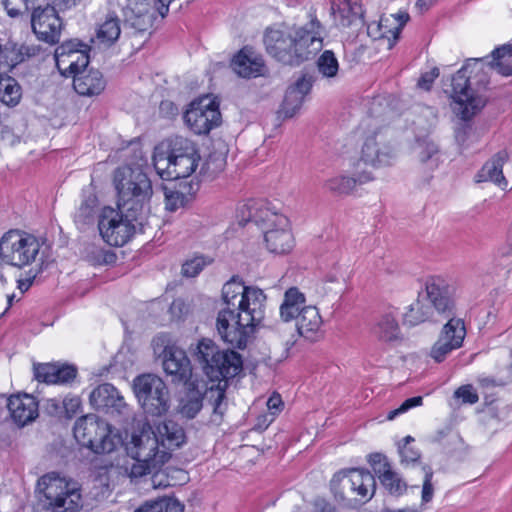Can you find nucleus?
I'll use <instances>...</instances> for the list:
<instances>
[{
    "label": "nucleus",
    "instance_id": "obj_36",
    "mask_svg": "<svg viewBox=\"0 0 512 512\" xmlns=\"http://www.w3.org/2000/svg\"><path fill=\"white\" fill-rule=\"evenodd\" d=\"M305 296L298 288L291 287L284 294V300L280 305V317L284 322L297 320L299 312L305 306Z\"/></svg>",
    "mask_w": 512,
    "mask_h": 512
},
{
    "label": "nucleus",
    "instance_id": "obj_16",
    "mask_svg": "<svg viewBox=\"0 0 512 512\" xmlns=\"http://www.w3.org/2000/svg\"><path fill=\"white\" fill-rule=\"evenodd\" d=\"M89 63L87 54L78 55L77 60H71L68 70L73 75V87L82 96L99 95L106 86L103 75L98 70L85 71Z\"/></svg>",
    "mask_w": 512,
    "mask_h": 512
},
{
    "label": "nucleus",
    "instance_id": "obj_34",
    "mask_svg": "<svg viewBox=\"0 0 512 512\" xmlns=\"http://www.w3.org/2000/svg\"><path fill=\"white\" fill-rule=\"evenodd\" d=\"M98 214V199L93 192H84L82 200L74 213V223L79 230H85L95 223Z\"/></svg>",
    "mask_w": 512,
    "mask_h": 512
},
{
    "label": "nucleus",
    "instance_id": "obj_6",
    "mask_svg": "<svg viewBox=\"0 0 512 512\" xmlns=\"http://www.w3.org/2000/svg\"><path fill=\"white\" fill-rule=\"evenodd\" d=\"M75 439L96 454H109L123 444L119 431L94 414L80 417L73 428Z\"/></svg>",
    "mask_w": 512,
    "mask_h": 512
},
{
    "label": "nucleus",
    "instance_id": "obj_53",
    "mask_svg": "<svg viewBox=\"0 0 512 512\" xmlns=\"http://www.w3.org/2000/svg\"><path fill=\"white\" fill-rule=\"evenodd\" d=\"M423 403L422 396H415L406 399L397 409L390 411L387 415L388 420H393L396 416L403 414L411 408L421 406Z\"/></svg>",
    "mask_w": 512,
    "mask_h": 512
},
{
    "label": "nucleus",
    "instance_id": "obj_23",
    "mask_svg": "<svg viewBox=\"0 0 512 512\" xmlns=\"http://www.w3.org/2000/svg\"><path fill=\"white\" fill-rule=\"evenodd\" d=\"M196 145L187 138L175 136L161 141L155 146L153 164L164 165L165 161L176 160L186 154L195 155Z\"/></svg>",
    "mask_w": 512,
    "mask_h": 512
},
{
    "label": "nucleus",
    "instance_id": "obj_30",
    "mask_svg": "<svg viewBox=\"0 0 512 512\" xmlns=\"http://www.w3.org/2000/svg\"><path fill=\"white\" fill-rule=\"evenodd\" d=\"M508 160V153L505 150L497 152L488 160L476 175L477 182L490 181L503 189L508 186V182L503 175V165Z\"/></svg>",
    "mask_w": 512,
    "mask_h": 512
},
{
    "label": "nucleus",
    "instance_id": "obj_35",
    "mask_svg": "<svg viewBox=\"0 0 512 512\" xmlns=\"http://www.w3.org/2000/svg\"><path fill=\"white\" fill-rule=\"evenodd\" d=\"M372 333L382 342H392L399 339L400 328L396 316L392 312L380 315L372 328Z\"/></svg>",
    "mask_w": 512,
    "mask_h": 512
},
{
    "label": "nucleus",
    "instance_id": "obj_51",
    "mask_svg": "<svg viewBox=\"0 0 512 512\" xmlns=\"http://www.w3.org/2000/svg\"><path fill=\"white\" fill-rule=\"evenodd\" d=\"M35 0H2V3L11 17L19 16L23 10H32Z\"/></svg>",
    "mask_w": 512,
    "mask_h": 512
},
{
    "label": "nucleus",
    "instance_id": "obj_60",
    "mask_svg": "<svg viewBox=\"0 0 512 512\" xmlns=\"http://www.w3.org/2000/svg\"><path fill=\"white\" fill-rule=\"evenodd\" d=\"M478 383L482 388L501 387L507 384L506 379H496L494 377L482 376L478 378Z\"/></svg>",
    "mask_w": 512,
    "mask_h": 512
},
{
    "label": "nucleus",
    "instance_id": "obj_7",
    "mask_svg": "<svg viewBox=\"0 0 512 512\" xmlns=\"http://www.w3.org/2000/svg\"><path fill=\"white\" fill-rule=\"evenodd\" d=\"M43 508L52 512L76 511L81 504V493L76 482L67 481L55 472L43 475L38 480Z\"/></svg>",
    "mask_w": 512,
    "mask_h": 512
},
{
    "label": "nucleus",
    "instance_id": "obj_63",
    "mask_svg": "<svg viewBox=\"0 0 512 512\" xmlns=\"http://www.w3.org/2000/svg\"><path fill=\"white\" fill-rule=\"evenodd\" d=\"M47 410L53 415H59L63 411V403L57 399H49L47 401Z\"/></svg>",
    "mask_w": 512,
    "mask_h": 512
},
{
    "label": "nucleus",
    "instance_id": "obj_46",
    "mask_svg": "<svg viewBox=\"0 0 512 512\" xmlns=\"http://www.w3.org/2000/svg\"><path fill=\"white\" fill-rule=\"evenodd\" d=\"M389 30H393L390 17H381L379 21H373L367 24L368 36L373 40L387 39L388 48L391 49L390 42L393 41V38Z\"/></svg>",
    "mask_w": 512,
    "mask_h": 512
},
{
    "label": "nucleus",
    "instance_id": "obj_8",
    "mask_svg": "<svg viewBox=\"0 0 512 512\" xmlns=\"http://www.w3.org/2000/svg\"><path fill=\"white\" fill-rule=\"evenodd\" d=\"M45 5L32 6L31 27L37 39L54 45L59 42L63 21L59 12L70 10L81 0H46Z\"/></svg>",
    "mask_w": 512,
    "mask_h": 512
},
{
    "label": "nucleus",
    "instance_id": "obj_24",
    "mask_svg": "<svg viewBox=\"0 0 512 512\" xmlns=\"http://www.w3.org/2000/svg\"><path fill=\"white\" fill-rule=\"evenodd\" d=\"M200 161L198 149L195 155H184L176 160H168L162 166L153 164L158 175L164 180H177L189 177L197 168Z\"/></svg>",
    "mask_w": 512,
    "mask_h": 512
},
{
    "label": "nucleus",
    "instance_id": "obj_47",
    "mask_svg": "<svg viewBox=\"0 0 512 512\" xmlns=\"http://www.w3.org/2000/svg\"><path fill=\"white\" fill-rule=\"evenodd\" d=\"M318 72L324 78H335L339 71V63L331 50H325L316 62Z\"/></svg>",
    "mask_w": 512,
    "mask_h": 512
},
{
    "label": "nucleus",
    "instance_id": "obj_21",
    "mask_svg": "<svg viewBox=\"0 0 512 512\" xmlns=\"http://www.w3.org/2000/svg\"><path fill=\"white\" fill-rule=\"evenodd\" d=\"M313 86V77L302 75L295 83L290 85L285 93L284 100L278 111L280 117L292 118L301 109L305 97L310 93Z\"/></svg>",
    "mask_w": 512,
    "mask_h": 512
},
{
    "label": "nucleus",
    "instance_id": "obj_58",
    "mask_svg": "<svg viewBox=\"0 0 512 512\" xmlns=\"http://www.w3.org/2000/svg\"><path fill=\"white\" fill-rule=\"evenodd\" d=\"M81 408V399L78 396H67L63 400V410L67 418H73Z\"/></svg>",
    "mask_w": 512,
    "mask_h": 512
},
{
    "label": "nucleus",
    "instance_id": "obj_56",
    "mask_svg": "<svg viewBox=\"0 0 512 512\" xmlns=\"http://www.w3.org/2000/svg\"><path fill=\"white\" fill-rule=\"evenodd\" d=\"M390 18H391V21L392 20L397 21V25L395 27H393V30H389V32L391 33L392 38H393V41L390 42V47H393L395 45L396 41L399 39L401 31H402L403 27L405 26V24L408 22L410 17H409L408 13L401 12L396 15H391Z\"/></svg>",
    "mask_w": 512,
    "mask_h": 512
},
{
    "label": "nucleus",
    "instance_id": "obj_1",
    "mask_svg": "<svg viewBox=\"0 0 512 512\" xmlns=\"http://www.w3.org/2000/svg\"><path fill=\"white\" fill-rule=\"evenodd\" d=\"M113 182L118 196V210L104 208L99 216L98 228L105 242L119 247L131 239L138 227L144 226L153 190L149 177L140 169L130 166L117 168Z\"/></svg>",
    "mask_w": 512,
    "mask_h": 512
},
{
    "label": "nucleus",
    "instance_id": "obj_9",
    "mask_svg": "<svg viewBox=\"0 0 512 512\" xmlns=\"http://www.w3.org/2000/svg\"><path fill=\"white\" fill-rule=\"evenodd\" d=\"M264 231V240L267 249L274 254L284 255L294 247V237L290 230L289 219L270 208H259L252 215V219Z\"/></svg>",
    "mask_w": 512,
    "mask_h": 512
},
{
    "label": "nucleus",
    "instance_id": "obj_4",
    "mask_svg": "<svg viewBox=\"0 0 512 512\" xmlns=\"http://www.w3.org/2000/svg\"><path fill=\"white\" fill-rule=\"evenodd\" d=\"M451 97L455 114L464 121L455 130V140L461 149L469 146L471 125L467 123L487 102L485 92L488 76L479 61L464 65L451 79Z\"/></svg>",
    "mask_w": 512,
    "mask_h": 512
},
{
    "label": "nucleus",
    "instance_id": "obj_22",
    "mask_svg": "<svg viewBox=\"0 0 512 512\" xmlns=\"http://www.w3.org/2000/svg\"><path fill=\"white\" fill-rule=\"evenodd\" d=\"M343 489L350 490L359 500L367 501L372 498L376 489L374 475L364 469H350L343 473L341 479Z\"/></svg>",
    "mask_w": 512,
    "mask_h": 512
},
{
    "label": "nucleus",
    "instance_id": "obj_38",
    "mask_svg": "<svg viewBox=\"0 0 512 512\" xmlns=\"http://www.w3.org/2000/svg\"><path fill=\"white\" fill-rule=\"evenodd\" d=\"M22 98L19 83L8 75H0V101L8 107H15Z\"/></svg>",
    "mask_w": 512,
    "mask_h": 512
},
{
    "label": "nucleus",
    "instance_id": "obj_52",
    "mask_svg": "<svg viewBox=\"0 0 512 512\" xmlns=\"http://www.w3.org/2000/svg\"><path fill=\"white\" fill-rule=\"evenodd\" d=\"M454 397L457 399H461L463 404H475L478 402L479 397L474 389V387L470 384L460 386L455 392Z\"/></svg>",
    "mask_w": 512,
    "mask_h": 512
},
{
    "label": "nucleus",
    "instance_id": "obj_43",
    "mask_svg": "<svg viewBox=\"0 0 512 512\" xmlns=\"http://www.w3.org/2000/svg\"><path fill=\"white\" fill-rule=\"evenodd\" d=\"M203 395L199 390H189L181 399L180 413L188 419L194 418L202 409Z\"/></svg>",
    "mask_w": 512,
    "mask_h": 512
},
{
    "label": "nucleus",
    "instance_id": "obj_19",
    "mask_svg": "<svg viewBox=\"0 0 512 512\" xmlns=\"http://www.w3.org/2000/svg\"><path fill=\"white\" fill-rule=\"evenodd\" d=\"M0 404L7 406L9 416L20 427L33 421L38 416V402L29 394L0 396Z\"/></svg>",
    "mask_w": 512,
    "mask_h": 512
},
{
    "label": "nucleus",
    "instance_id": "obj_62",
    "mask_svg": "<svg viewBox=\"0 0 512 512\" xmlns=\"http://www.w3.org/2000/svg\"><path fill=\"white\" fill-rule=\"evenodd\" d=\"M314 512H339L332 504L323 499L314 502Z\"/></svg>",
    "mask_w": 512,
    "mask_h": 512
},
{
    "label": "nucleus",
    "instance_id": "obj_45",
    "mask_svg": "<svg viewBox=\"0 0 512 512\" xmlns=\"http://www.w3.org/2000/svg\"><path fill=\"white\" fill-rule=\"evenodd\" d=\"M85 47H87V45L76 40L63 42L55 50L57 65L59 66L61 62H65L64 57H67L69 62L71 60H77L78 55L86 54L85 51L81 49Z\"/></svg>",
    "mask_w": 512,
    "mask_h": 512
},
{
    "label": "nucleus",
    "instance_id": "obj_42",
    "mask_svg": "<svg viewBox=\"0 0 512 512\" xmlns=\"http://www.w3.org/2000/svg\"><path fill=\"white\" fill-rule=\"evenodd\" d=\"M184 505L176 498H161L146 502L134 512H183Z\"/></svg>",
    "mask_w": 512,
    "mask_h": 512
},
{
    "label": "nucleus",
    "instance_id": "obj_17",
    "mask_svg": "<svg viewBox=\"0 0 512 512\" xmlns=\"http://www.w3.org/2000/svg\"><path fill=\"white\" fill-rule=\"evenodd\" d=\"M465 336L464 321L461 318L449 319L443 326L438 340L431 348V358L437 363L443 362L453 350L462 346Z\"/></svg>",
    "mask_w": 512,
    "mask_h": 512
},
{
    "label": "nucleus",
    "instance_id": "obj_2",
    "mask_svg": "<svg viewBox=\"0 0 512 512\" xmlns=\"http://www.w3.org/2000/svg\"><path fill=\"white\" fill-rule=\"evenodd\" d=\"M266 295L232 277L222 288V308L216 320L221 338L234 348H246L255 328L265 326Z\"/></svg>",
    "mask_w": 512,
    "mask_h": 512
},
{
    "label": "nucleus",
    "instance_id": "obj_44",
    "mask_svg": "<svg viewBox=\"0 0 512 512\" xmlns=\"http://www.w3.org/2000/svg\"><path fill=\"white\" fill-rule=\"evenodd\" d=\"M24 61L21 53V46L15 42L8 41L5 45L0 44V66L12 69Z\"/></svg>",
    "mask_w": 512,
    "mask_h": 512
},
{
    "label": "nucleus",
    "instance_id": "obj_48",
    "mask_svg": "<svg viewBox=\"0 0 512 512\" xmlns=\"http://www.w3.org/2000/svg\"><path fill=\"white\" fill-rule=\"evenodd\" d=\"M378 478L385 489H387L392 495H401L407 489V484L391 469L383 471L382 475Z\"/></svg>",
    "mask_w": 512,
    "mask_h": 512
},
{
    "label": "nucleus",
    "instance_id": "obj_3",
    "mask_svg": "<svg viewBox=\"0 0 512 512\" xmlns=\"http://www.w3.org/2000/svg\"><path fill=\"white\" fill-rule=\"evenodd\" d=\"M325 34V27L315 11H310L308 21L304 24L268 27L264 32L263 42L267 53L277 61L285 65L299 66L313 59L322 50Z\"/></svg>",
    "mask_w": 512,
    "mask_h": 512
},
{
    "label": "nucleus",
    "instance_id": "obj_40",
    "mask_svg": "<svg viewBox=\"0 0 512 512\" xmlns=\"http://www.w3.org/2000/svg\"><path fill=\"white\" fill-rule=\"evenodd\" d=\"M415 151L421 163L428 164L430 169L438 167L439 147L434 141L429 138L418 139Z\"/></svg>",
    "mask_w": 512,
    "mask_h": 512
},
{
    "label": "nucleus",
    "instance_id": "obj_54",
    "mask_svg": "<svg viewBox=\"0 0 512 512\" xmlns=\"http://www.w3.org/2000/svg\"><path fill=\"white\" fill-rule=\"evenodd\" d=\"M424 470V481L422 486V502L428 503L432 500L434 494V486L432 483L433 471L430 467H423Z\"/></svg>",
    "mask_w": 512,
    "mask_h": 512
},
{
    "label": "nucleus",
    "instance_id": "obj_13",
    "mask_svg": "<svg viewBox=\"0 0 512 512\" xmlns=\"http://www.w3.org/2000/svg\"><path fill=\"white\" fill-rule=\"evenodd\" d=\"M431 309L444 318H455L456 288L441 277H430L421 290Z\"/></svg>",
    "mask_w": 512,
    "mask_h": 512
},
{
    "label": "nucleus",
    "instance_id": "obj_41",
    "mask_svg": "<svg viewBox=\"0 0 512 512\" xmlns=\"http://www.w3.org/2000/svg\"><path fill=\"white\" fill-rule=\"evenodd\" d=\"M120 34V20L117 16L108 14L97 30V39L101 43L110 46L117 41Z\"/></svg>",
    "mask_w": 512,
    "mask_h": 512
},
{
    "label": "nucleus",
    "instance_id": "obj_15",
    "mask_svg": "<svg viewBox=\"0 0 512 512\" xmlns=\"http://www.w3.org/2000/svg\"><path fill=\"white\" fill-rule=\"evenodd\" d=\"M125 449L131 459H144L162 466L171 457L170 452L160 448L159 439L152 430L144 429L138 434L134 433Z\"/></svg>",
    "mask_w": 512,
    "mask_h": 512
},
{
    "label": "nucleus",
    "instance_id": "obj_25",
    "mask_svg": "<svg viewBox=\"0 0 512 512\" xmlns=\"http://www.w3.org/2000/svg\"><path fill=\"white\" fill-rule=\"evenodd\" d=\"M231 67L242 78H256L263 75L265 64L261 55L245 46L234 56Z\"/></svg>",
    "mask_w": 512,
    "mask_h": 512
},
{
    "label": "nucleus",
    "instance_id": "obj_28",
    "mask_svg": "<svg viewBox=\"0 0 512 512\" xmlns=\"http://www.w3.org/2000/svg\"><path fill=\"white\" fill-rule=\"evenodd\" d=\"M330 14L337 27L347 28L363 22V9L358 0H331Z\"/></svg>",
    "mask_w": 512,
    "mask_h": 512
},
{
    "label": "nucleus",
    "instance_id": "obj_61",
    "mask_svg": "<svg viewBox=\"0 0 512 512\" xmlns=\"http://www.w3.org/2000/svg\"><path fill=\"white\" fill-rule=\"evenodd\" d=\"M283 405L281 396L279 394H273L267 400V407L271 411L272 414H276L280 411L281 406Z\"/></svg>",
    "mask_w": 512,
    "mask_h": 512
},
{
    "label": "nucleus",
    "instance_id": "obj_29",
    "mask_svg": "<svg viewBox=\"0 0 512 512\" xmlns=\"http://www.w3.org/2000/svg\"><path fill=\"white\" fill-rule=\"evenodd\" d=\"M322 318L315 306H306L301 309L296 320L299 335L310 342L318 341L322 335Z\"/></svg>",
    "mask_w": 512,
    "mask_h": 512
},
{
    "label": "nucleus",
    "instance_id": "obj_57",
    "mask_svg": "<svg viewBox=\"0 0 512 512\" xmlns=\"http://www.w3.org/2000/svg\"><path fill=\"white\" fill-rule=\"evenodd\" d=\"M185 195L179 191H169L165 193L166 209L169 211H176L183 206Z\"/></svg>",
    "mask_w": 512,
    "mask_h": 512
},
{
    "label": "nucleus",
    "instance_id": "obj_31",
    "mask_svg": "<svg viewBox=\"0 0 512 512\" xmlns=\"http://www.w3.org/2000/svg\"><path fill=\"white\" fill-rule=\"evenodd\" d=\"M356 175V177L345 175L333 176L325 181L324 188L334 195L342 196L350 194L357 184H364L373 180V175L370 171L356 170Z\"/></svg>",
    "mask_w": 512,
    "mask_h": 512
},
{
    "label": "nucleus",
    "instance_id": "obj_14",
    "mask_svg": "<svg viewBox=\"0 0 512 512\" xmlns=\"http://www.w3.org/2000/svg\"><path fill=\"white\" fill-rule=\"evenodd\" d=\"M158 10L156 0H152ZM159 14L160 12L157 11ZM124 32L129 37L143 36L145 39L151 34L154 15L150 12V0H126L123 7Z\"/></svg>",
    "mask_w": 512,
    "mask_h": 512
},
{
    "label": "nucleus",
    "instance_id": "obj_12",
    "mask_svg": "<svg viewBox=\"0 0 512 512\" xmlns=\"http://www.w3.org/2000/svg\"><path fill=\"white\" fill-rule=\"evenodd\" d=\"M183 118L189 128L197 135L208 134L221 123L219 105L208 96L192 101Z\"/></svg>",
    "mask_w": 512,
    "mask_h": 512
},
{
    "label": "nucleus",
    "instance_id": "obj_49",
    "mask_svg": "<svg viewBox=\"0 0 512 512\" xmlns=\"http://www.w3.org/2000/svg\"><path fill=\"white\" fill-rule=\"evenodd\" d=\"M213 259L203 255L194 256L186 260L182 265V274L185 277H196Z\"/></svg>",
    "mask_w": 512,
    "mask_h": 512
},
{
    "label": "nucleus",
    "instance_id": "obj_39",
    "mask_svg": "<svg viewBox=\"0 0 512 512\" xmlns=\"http://www.w3.org/2000/svg\"><path fill=\"white\" fill-rule=\"evenodd\" d=\"M162 465L156 464L144 459H129L122 465L123 473L131 480L137 482L142 477L151 474L154 470L161 468Z\"/></svg>",
    "mask_w": 512,
    "mask_h": 512
},
{
    "label": "nucleus",
    "instance_id": "obj_33",
    "mask_svg": "<svg viewBox=\"0 0 512 512\" xmlns=\"http://www.w3.org/2000/svg\"><path fill=\"white\" fill-rule=\"evenodd\" d=\"M493 60L485 66L481 59H470L465 65L479 61L488 75V70H495L502 76H512V44H504L495 48L492 52Z\"/></svg>",
    "mask_w": 512,
    "mask_h": 512
},
{
    "label": "nucleus",
    "instance_id": "obj_10",
    "mask_svg": "<svg viewBox=\"0 0 512 512\" xmlns=\"http://www.w3.org/2000/svg\"><path fill=\"white\" fill-rule=\"evenodd\" d=\"M39 240L17 230L6 232L0 239V257L4 263L23 268L34 263L39 255Z\"/></svg>",
    "mask_w": 512,
    "mask_h": 512
},
{
    "label": "nucleus",
    "instance_id": "obj_37",
    "mask_svg": "<svg viewBox=\"0 0 512 512\" xmlns=\"http://www.w3.org/2000/svg\"><path fill=\"white\" fill-rule=\"evenodd\" d=\"M433 316L431 306H429L425 297H422L421 291L418 293V297L414 303H412L407 312L404 314V324L409 326H416L427 320H430Z\"/></svg>",
    "mask_w": 512,
    "mask_h": 512
},
{
    "label": "nucleus",
    "instance_id": "obj_59",
    "mask_svg": "<svg viewBox=\"0 0 512 512\" xmlns=\"http://www.w3.org/2000/svg\"><path fill=\"white\" fill-rule=\"evenodd\" d=\"M152 486L155 489H162L172 486L168 475L161 471V468L156 469L152 472L151 477Z\"/></svg>",
    "mask_w": 512,
    "mask_h": 512
},
{
    "label": "nucleus",
    "instance_id": "obj_64",
    "mask_svg": "<svg viewBox=\"0 0 512 512\" xmlns=\"http://www.w3.org/2000/svg\"><path fill=\"white\" fill-rule=\"evenodd\" d=\"M21 46V53L22 56H24V60L27 58H30L32 56L37 55L40 52V47L35 45H20Z\"/></svg>",
    "mask_w": 512,
    "mask_h": 512
},
{
    "label": "nucleus",
    "instance_id": "obj_55",
    "mask_svg": "<svg viewBox=\"0 0 512 512\" xmlns=\"http://www.w3.org/2000/svg\"><path fill=\"white\" fill-rule=\"evenodd\" d=\"M368 461L378 477L382 475L383 471L391 469L386 457L381 453L370 454Z\"/></svg>",
    "mask_w": 512,
    "mask_h": 512
},
{
    "label": "nucleus",
    "instance_id": "obj_20",
    "mask_svg": "<svg viewBox=\"0 0 512 512\" xmlns=\"http://www.w3.org/2000/svg\"><path fill=\"white\" fill-rule=\"evenodd\" d=\"M395 158L393 148L385 142L378 141L376 136L368 137L361 150V156L356 164V170L362 171V165L373 168L391 165Z\"/></svg>",
    "mask_w": 512,
    "mask_h": 512
},
{
    "label": "nucleus",
    "instance_id": "obj_5",
    "mask_svg": "<svg viewBox=\"0 0 512 512\" xmlns=\"http://www.w3.org/2000/svg\"><path fill=\"white\" fill-rule=\"evenodd\" d=\"M193 354L210 381L218 382L206 390L205 397L212 407L213 415L221 419L227 410V380L234 378L242 371V358L233 350H221L207 338L198 341Z\"/></svg>",
    "mask_w": 512,
    "mask_h": 512
},
{
    "label": "nucleus",
    "instance_id": "obj_11",
    "mask_svg": "<svg viewBox=\"0 0 512 512\" xmlns=\"http://www.w3.org/2000/svg\"><path fill=\"white\" fill-rule=\"evenodd\" d=\"M134 393L145 413L161 416L169 409V391L157 375L143 374L133 381Z\"/></svg>",
    "mask_w": 512,
    "mask_h": 512
},
{
    "label": "nucleus",
    "instance_id": "obj_18",
    "mask_svg": "<svg viewBox=\"0 0 512 512\" xmlns=\"http://www.w3.org/2000/svg\"><path fill=\"white\" fill-rule=\"evenodd\" d=\"M165 374L174 384H186L192 376V365L186 352L174 344L164 346L159 354Z\"/></svg>",
    "mask_w": 512,
    "mask_h": 512
},
{
    "label": "nucleus",
    "instance_id": "obj_50",
    "mask_svg": "<svg viewBox=\"0 0 512 512\" xmlns=\"http://www.w3.org/2000/svg\"><path fill=\"white\" fill-rule=\"evenodd\" d=\"M402 441L403 443H399L398 445V451L401 456V463L408 465L418 462L421 458V453L414 447L409 446V444L414 442L415 439L412 436L408 435L405 438H403Z\"/></svg>",
    "mask_w": 512,
    "mask_h": 512
},
{
    "label": "nucleus",
    "instance_id": "obj_27",
    "mask_svg": "<svg viewBox=\"0 0 512 512\" xmlns=\"http://www.w3.org/2000/svg\"><path fill=\"white\" fill-rule=\"evenodd\" d=\"M33 370L35 378L39 382L47 384H67L73 381L77 375L76 367L68 364H34Z\"/></svg>",
    "mask_w": 512,
    "mask_h": 512
},
{
    "label": "nucleus",
    "instance_id": "obj_26",
    "mask_svg": "<svg viewBox=\"0 0 512 512\" xmlns=\"http://www.w3.org/2000/svg\"><path fill=\"white\" fill-rule=\"evenodd\" d=\"M89 400L91 405L106 413H121L126 404L119 391L110 383H104L93 389Z\"/></svg>",
    "mask_w": 512,
    "mask_h": 512
},
{
    "label": "nucleus",
    "instance_id": "obj_32",
    "mask_svg": "<svg viewBox=\"0 0 512 512\" xmlns=\"http://www.w3.org/2000/svg\"><path fill=\"white\" fill-rule=\"evenodd\" d=\"M154 435L159 439L161 449L173 450L179 448L185 440V432L183 428L172 420L159 423L156 426Z\"/></svg>",
    "mask_w": 512,
    "mask_h": 512
}]
</instances>
